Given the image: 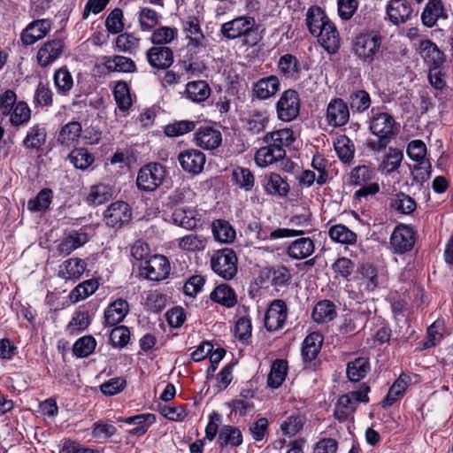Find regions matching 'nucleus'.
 Masks as SVG:
<instances>
[{"label": "nucleus", "mask_w": 453, "mask_h": 453, "mask_svg": "<svg viewBox=\"0 0 453 453\" xmlns=\"http://www.w3.org/2000/svg\"><path fill=\"white\" fill-rule=\"evenodd\" d=\"M328 234L333 241L339 243L354 244L357 242V234L342 224L331 226Z\"/></svg>", "instance_id": "nucleus-47"}, {"label": "nucleus", "mask_w": 453, "mask_h": 453, "mask_svg": "<svg viewBox=\"0 0 453 453\" xmlns=\"http://www.w3.org/2000/svg\"><path fill=\"white\" fill-rule=\"evenodd\" d=\"M181 31L188 40L187 50L190 54H198L206 48V38L201 27V20L194 15L180 19Z\"/></svg>", "instance_id": "nucleus-3"}, {"label": "nucleus", "mask_w": 453, "mask_h": 453, "mask_svg": "<svg viewBox=\"0 0 453 453\" xmlns=\"http://www.w3.org/2000/svg\"><path fill=\"white\" fill-rule=\"evenodd\" d=\"M211 299L227 308L234 307L237 303V296L233 288L226 284H220L211 293Z\"/></svg>", "instance_id": "nucleus-38"}, {"label": "nucleus", "mask_w": 453, "mask_h": 453, "mask_svg": "<svg viewBox=\"0 0 453 453\" xmlns=\"http://www.w3.org/2000/svg\"><path fill=\"white\" fill-rule=\"evenodd\" d=\"M212 271L224 280H232L237 273V257L229 248L219 250L211 257Z\"/></svg>", "instance_id": "nucleus-4"}, {"label": "nucleus", "mask_w": 453, "mask_h": 453, "mask_svg": "<svg viewBox=\"0 0 453 453\" xmlns=\"http://www.w3.org/2000/svg\"><path fill=\"white\" fill-rule=\"evenodd\" d=\"M47 132L46 128L39 124H36L29 128L27 134L23 140V145L27 149H33L39 150L46 142Z\"/></svg>", "instance_id": "nucleus-35"}, {"label": "nucleus", "mask_w": 453, "mask_h": 453, "mask_svg": "<svg viewBox=\"0 0 453 453\" xmlns=\"http://www.w3.org/2000/svg\"><path fill=\"white\" fill-rule=\"evenodd\" d=\"M98 286V281L95 279L85 280L71 291L70 298L74 303L83 300L96 292Z\"/></svg>", "instance_id": "nucleus-51"}, {"label": "nucleus", "mask_w": 453, "mask_h": 453, "mask_svg": "<svg viewBox=\"0 0 453 453\" xmlns=\"http://www.w3.org/2000/svg\"><path fill=\"white\" fill-rule=\"evenodd\" d=\"M166 176V169L158 163H149L137 174L136 185L140 190L151 192L158 188Z\"/></svg>", "instance_id": "nucleus-5"}, {"label": "nucleus", "mask_w": 453, "mask_h": 453, "mask_svg": "<svg viewBox=\"0 0 453 453\" xmlns=\"http://www.w3.org/2000/svg\"><path fill=\"white\" fill-rule=\"evenodd\" d=\"M382 36L379 32L369 31L358 35L353 41L352 52L361 61L371 64L380 51Z\"/></svg>", "instance_id": "nucleus-2"}, {"label": "nucleus", "mask_w": 453, "mask_h": 453, "mask_svg": "<svg viewBox=\"0 0 453 453\" xmlns=\"http://www.w3.org/2000/svg\"><path fill=\"white\" fill-rule=\"evenodd\" d=\"M219 447H238L242 443V434L239 428L232 426H223L219 433L217 441Z\"/></svg>", "instance_id": "nucleus-36"}, {"label": "nucleus", "mask_w": 453, "mask_h": 453, "mask_svg": "<svg viewBox=\"0 0 453 453\" xmlns=\"http://www.w3.org/2000/svg\"><path fill=\"white\" fill-rule=\"evenodd\" d=\"M268 123V116L265 112L257 111L251 114L246 122V129L252 134L263 132Z\"/></svg>", "instance_id": "nucleus-60"}, {"label": "nucleus", "mask_w": 453, "mask_h": 453, "mask_svg": "<svg viewBox=\"0 0 453 453\" xmlns=\"http://www.w3.org/2000/svg\"><path fill=\"white\" fill-rule=\"evenodd\" d=\"M315 250L314 242L309 237H302L292 242L287 249V254L293 259L302 260L310 257Z\"/></svg>", "instance_id": "nucleus-24"}, {"label": "nucleus", "mask_w": 453, "mask_h": 453, "mask_svg": "<svg viewBox=\"0 0 453 453\" xmlns=\"http://www.w3.org/2000/svg\"><path fill=\"white\" fill-rule=\"evenodd\" d=\"M121 421L127 424L137 425V427L131 430V434L142 435L147 432L149 426L156 421V417L154 414L151 413H142L127 417L126 418L121 419Z\"/></svg>", "instance_id": "nucleus-45"}, {"label": "nucleus", "mask_w": 453, "mask_h": 453, "mask_svg": "<svg viewBox=\"0 0 453 453\" xmlns=\"http://www.w3.org/2000/svg\"><path fill=\"white\" fill-rule=\"evenodd\" d=\"M104 217L107 226L119 228L131 220L132 212L128 203L123 201H117L107 208Z\"/></svg>", "instance_id": "nucleus-11"}, {"label": "nucleus", "mask_w": 453, "mask_h": 453, "mask_svg": "<svg viewBox=\"0 0 453 453\" xmlns=\"http://www.w3.org/2000/svg\"><path fill=\"white\" fill-rule=\"evenodd\" d=\"M81 132V124L78 121H71L61 127L57 141L62 146L71 147L79 141Z\"/></svg>", "instance_id": "nucleus-27"}, {"label": "nucleus", "mask_w": 453, "mask_h": 453, "mask_svg": "<svg viewBox=\"0 0 453 453\" xmlns=\"http://www.w3.org/2000/svg\"><path fill=\"white\" fill-rule=\"evenodd\" d=\"M170 263L162 255H155L140 265L141 274L150 280L159 281L166 279L170 273Z\"/></svg>", "instance_id": "nucleus-7"}, {"label": "nucleus", "mask_w": 453, "mask_h": 453, "mask_svg": "<svg viewBox=\"0 0 453 453\" xmlns=\"http://www.w3.org/2000/svg\"><path fill=\"white\" fill-rule=\"evenodd\" d=\"M185 94L189 100L202 103L210 96L211 88L205 81H193L186 85Z\"/></svg>", "instance_id": "nucleus-31"}, {"label": "nucleus", "mask_w": 453, "mask_h": 453, "mask_svg": "<svg viewBox=\"0 0 453 453\" xmlns=\"http://www.w3.org/2000/svg\"><path fill=\"white\" fill-rule=\"evenodd\" d=\"M207 239L197 234H189L178 240V246L187 252H198L206 248Z\"/></svg>", "instance_id": "nucleus-41"}, {"label": "nucleus", "mask_w": 453, "mask_h": 453, "mask_svg": "<svg viewBox=\"0 0 453 453\" xmlns=\"http://www.w3.org/2000/svg\"><path fill=\"white\" fill-rule=\"evenodd\" d=\"M96 342L91 335H86L78 339L73 347V354L78 357H88L95 350Z\"/></svg>", "instance_id": "nucleus-54"}, {"label": "nucleus", "mask_w": 453, "mask_h": 453, "mask_svg": "<svg viewBox=\"0 0 453 453\" xmlns=\"http://www.w3.org/2000/svg\"><path fill=\"white\" fill-rule=\"evenodd\" d=\"M300 98L294 89L285 90L276 104L278 118L283 121L295 119L300 112Z\"/></svg>", "instance_id": "nucleus-8"}, {"label": "nucleus", "mask_w": 453, "mask_h": 453, "mask_svg": "<svg viewBox=\"0 0 453 453\" xmlns=\"http://www.w3.org/2000/svg\"><path fill=\"white\" fill-rule=\"evenodd\" d=\"M403 159V154L402 150L390 148L380 166L383 171L389 174L399 168Z\"/></svg>", "instance_id": "nucleus-59"}, {"label": "nucleus", "mask_w": 453, "mask_h": 453, "mask_svg": "<svg viewBox=\"0 0 453 453\" xmlns=\"http://www.w3.org/2000/svg\"><path fill=\"white\" fill-rule=\"evenodd\" d=\"M349 105L353 111L363 112L371 105V98L365 90H357L349 96Z\"/></svg>", "instance_id": "nucleus-62"}, {"label": "nucleus", "mask_w": 453, "mask_h": 453, "mask_svg": "<svg viewBox=\"0 0 453 453\" xmlns=\"http://www.w3.org/2000/svg\"><path fill=\"white\" fill-rule=\"evenodd\" d=\"M372 113L370 130L377 139H368L365 145L372 152H381L395 134L394 131L395 121L388 112H374L372 110Z\"/></svg>", "instance_id": "nucleus-1"}, {"label": "nucleus", "mask_w": 453, "mask_h": 453, "mask_svg": "<svg viewBox=\"0 0 453 453\" xmlns=\"http://www.w3.org/2000/svg\"><path fill=\"white\" fill-rule=\"evenodd\" d=\"M369 386L363 384L359 390L342 395L337 401L334 409V416L339 421H344L352 414L358 403H368Z\"/></svg>", "instance_id": "nucleus-6"}, {"label": "nucleus", "mask_w": 453, "mask_h": 453, "mask_svg": "<svg viewBox=\"0 0 453 453\" xmlns=\"http://www.w3.org/2000/svg\"><path fill=\"white\" fill-rule=\"evenodd\" d=\"M10 122L14 127L27 124L31 118V110L24 101L16 103L11 111Z\"/></svg>", "instance_id": "nucleus-48"}, {"label": "nucleus", "mask_w": 453, "mask_h": 453, "mask_svg": "<svg viewBox=\"0 0 453 453\" xmlns=\"http://www.w3.org/2000/svg\"><path fill=\"white\" fill-rule=\"evenodd\" d=\"M177 35V28L161 27L153 32L151 41L156 46H164L165 44H168L175 40Z\"/></svg>", "instance_id": "nucleus-58"}, {"label": "nucleus", "mask_w": 453, "mask_h": 453, "mask_svg": "<svg viewBox=\"0 0 453 453\" xmlns=\"http://www.w3.org/2000/svg\"><path fill=\"white\" fill-rule=\"evenodd\" d=\"M446 18L447 14L441 0H428L421 14L423 25L432 27L440 19Z\"/></svg>", "instance_id": "nucleus-23"}, {"label": "nucleus", "mask_w": 453, "mask_h": 453, "mask_svg": "<svg viewBox=\"0 0 453 453\" xmlns=\"http://www.w3.org/2000/svg\"><path fill=\"white\" fill-rule=\"evenodd\" d=\"M319 42L328 53H335L340 48L339 33L333 22L328 23L320 28L317 35Z\"/></svg>", "instance_id": "nucleus-20"}, {"label": "nucleus", "mask_w": 453, "mask_h": 453, "mask_svg": "<svg viewBox=\"0 0 453 453\" xmlns=\"http://www.w3.org/2000/svg\"><path fill=\"white\" fill-rule=\"evenodd\" d=\"M326 119L329 125L342 127L349 119V110L347 104L341 98L330 101L326 109Z\"/></svg>", "instance_id": "nucleus-16"}, {"label": "nucleus", "mask_w": 453, "mask_h": 453, "mask_svg": "<svg viewBox=\"0 0 453 453\" xmlns=\"http://www.w3.org/2000/svg\"><path fill=\"white\" fill-rule=\"evenodd\" d=\"M196 143L204 150H214L222 142L221 132L209 126L200 127L195 134Z\"/></svg>", "instance_id": "nucleus-17"}, {"label": "nucleus", "mask_w": 453, "mask_h": 453, "mask_svg": "<svg viewBox=\"0 0 453 453\" xmlns=\"http://www.w3.org/2000/svg\"><path fill=\"white\" fill-rule=\"evenodd\" d=\"M52 199V191L49 188L41 190L35 198L27 202V209L30 211H46Z\"/></svg>", "instance_id": "nucleus-52"}, {"label": "nucleus", "mask_w": 453, "mask_h": 453, "mask_svg": "<svg viewBox=\"0 0 453 453\" xmlns=\"http://www.w3.org/2000/svg\"><path fill=\"white\" fill-rule=\"evenodd\" d=\"M390 207L402 214H411L416 209V202L404 193L396 194L390 202Z\"/></svg>", "instance_id": "nucleus-49"}, {"label": "nucleus", "mask_w": 453, "mask_h": 453, "mask_svg": "<svg viewBox=\"0 0 453 453\" xmlns=\"http://www.w3.org/2000/svg\"><path fill=\"white\" fill-rule=\"evenodd\" d=\"M233 180L235 184L246 191L250 190L254 186V175L252 173L243 167H237L233 172Z\"/></svg>", "instance_id": "nucleus-63"}, {"label": "nucleus", "mask_w": 453, "mask_h": 453, "mask_svg": "<svg viewBox=\"0 0 453 453\" xmlns=\"http://www.w3.org/2000/svg\"><path fill=\"white\" fill-rule=\"evenodd\" d=\"M334 150L341 160L349 162L353 158L354 148L351 141L346 136H342L334 143Z\"/></svg>", "instance_id": "nucleus-64"}, {"label": "nucleus", "mask_w": 453, "mask_h": 453, "mask_svg": "<svg viewBox=\"0 0 453 453\" xmlns=\"http://www.w3.org/2000/svg\"><path fill=\"white\" fill-rule=\"evenodd\" d=\"M104 67L109 72L134 73L136 70L135 63L124 56L104 57Z\"/></svg>", "instance_id": "nucleus-32"}, {"label": "nucleus", "mask_w": 453, "mask_h": 453, "mask_svg": "<svg viewBox=\"0 0 453 453\" xmlns=\"http://www.w3.org/2000/svg\"><path fill=\"white\" fill-rule=\"evenodd\" d=\"M267 277L271 280V284L275 288L286 287L291 280L290 271L285 266H278L271 268L268 271Z\"/></svg>", "instance_id": "nucleus-55"}, {"label": "nucleus", "mask_w": 453, "mask_h": 453, "mask_svg": "<svg viewBox=\"0 0 453 453\" xmlns=\"http://www.w3.org/2000/svg\"><path fill=\"white\" fill-rule=\"evenodd\" d=\"M196 128V122L189 120L175 121L165 127V134L169 137H176L189 133Z\"/></svg>", "instance_id": "nucleus-61"}, {"label": "nucleus", "mask_w": 453, "mask_h": 453, "mask_svg": "<svg viewBox=\"0 0 453 453\" xmlns=\"http://www.w3.org/2000/svg\"><path fill=\"white\" fill-rule=\"evenodd\" d=\"M419 49L423 53V57L434 65V68L439 67L444 62V53L439 50L437 45L430 40L420 42Z\"/></svg>", "instance_id": "nucleus-40"}, {"label": "nucleus", "mask_w": 453, "mask_h": 453, "mask_svg": "<svg viewBox=\"0 0 453 453\" xmlns=\"http://www.w3.org/2000/svg\"><path fill=\"white\" fill-rule=\"evenodd\" d=\"M370 370V363L365 357H358L349 362L347 365V376L349 380L357 382L361 380Z\"/></svg>", "instance_id": "nucleus-44"}, {"label": "nucleus", "mask_w": 453, "mask_h": 453, "mask_svg": "<svg viewBox=\"0 0 453 453\" xmlns=\"http://www.w3.org/2000/svg\"><path fill=\"white\" fill-rule=\"evenodd\" d=\"M173 222L188 230L196 227L200 218L196 211L192 209L176 208L172 215Z\"/></svg>", "instance_id": "nucleus-29"}, {"label": "nucleus", "mask_w": 453, "mask_h": 453, "mask_svg": "<svg viewBox=\"0 0 453 453\" xmlns=\"http://www.w3.org/2000/svg\"><path fill=\"white\" fill-rule=\"evenodd\" d=\"M178 161L183 171L192 175H197L203 170L206 157L199 150L190 149L180 152Z\"/></svg>", "instance_id": "nucleus-12"}, {"label": "nucleus", "mask_w": 453, "mask_h": 453, "mask_svg": "<svg viewBox=\"0 0 453 453\" xmlns=\"http://www.w3.org/2000/svg\"><path fill=\"white\" fill-rule=\"evenodd\" d=\"M65 43L60 39L44 42L37 51L36 59L41 67H47L54 63L63 53Z\"/></svg>", "instance_id": "nucleus-13"}, {"label": "nucleus", "mask_w": 453, "mask_h": 453, "mask_svg": "<svg viewBox=\"0 0 453 453\" xmlns=\"http://www.w3.org/2000/svg\"><path fill=\"white\" fill-rule=\"evenodd\" d=\"M88 241V234L82 230H73L59 242L57 251L60 256L66 257Z\"/></svg>", "instance_id": "nucleus-18"}, {"label": "nucleus", "mask_w": 453, "mask_h": 453, "mask_svg": "<svg viewBox=\"0 0 453 453\" xmlns=\"http://www.w3.org/2000/svg\"><path fill=\"white\" fill-rule=\"evenodd\" d=\"M390 244L395 253L403 254L411 250L414 245V232L407 226H396L391 234Z\"/></svg>", "instance_id": "nucleus-14"}, {"label": "nucleus", "mask_w": 453, "mask_h": 453, "mask_svg": "<svg viewBox=\"0 0 453 453\" xmlns=\"http://www.w3.org/2000/svg\"><path fill=\"white\" fill-rule=\"evenodd\" d=\"M85 270V261L81 258H70L59 266L58 276L66 280H77Z\"/></svg>", "instance_id": "nucleus-25"}, {"label": "nucleus", "mask_w": 453, "mask_h": 453, "mask_svg": "<svg viewBox=\"0 0 453 453\" xmlns=\"http://www.w3.org/2000/svg\"><path fill=\"white\" fill-rule=\"evenodd\" d=\"M293 141V131L288 128L268 133L264 137V142L272 146L273 149L274 147L284 149V147L289 146Z\"/></svg>", "instance_id": "nucleus-39"}, {"label": "nucleus", "mask_w": 453, "mask_h": 453, "mask_svg": "<svg viewBox=\"0 0 453 453\" xmlns=\"http://www.w3.org/2000/svg\"><path fill=\"white\" fill-rule=\"evenodd\" d=\"M288 371V363L282 359H276L271 367L267 377V385L272 388H278L285 380Z\"/></svg>", "instance_id": "nucleus-43"}, {"label": "nucleus", "mask_w": 453, "mask_h": 453, "mask_svg": "<svg viewBox=\"0 0 453 453\" xmlns=\"http://www.w3.org/2000/svg\"><path fill=\"white\" fill-rule=\"evenodd\" d=\"M323 336L319 333L313 332L308 334L303 342L302 357L304 362L313 361L321 349Z\"/></svg>", "instance_id": "nucleus-28"}, {"label": "nucleus", "mask_w": 453, "mask_h": 453, "mask_svg": "<svg viewBox=\"0 0 453 453\" xmlns=\"http://www.w3.org/2000/svg\"><path fill=\"white\" fill-rule=\"evenodd\" d=\"M285 156V149H280L276 147L273 149L272 146L267 144L257 151L255 155V161L258 166L266 167L275 162L283 159Z\"/></svg>", "instance_id": "nucleus-26"}, {"label": "nucleus", "mask_w": 453, "mask_h": 453, "mask_svg": "<svg viewBox=\"0 0 453 453\" xmlns=\"http://www.w3.org/2000/svg\"><path fill=\"white\" fill-rule=\"evenodd\" d=\"M51 21L48 19H37L30 24L21 33L24 45H32L45 37L51 29Z\"/></svg>", "instance_id": "nucleus-15"}, {"label": "nucleus", "mask_w": 453, "mask_h": 453, "mask_svg": "<svg viewBox=\"0 0 453 453\" xmlns=\"http://www.w3.org/2000/svg\"><path fill=\"white\" fill-rule=\"evenodd\" d=\"M412 12L411 5L406 0H391L387 8L389 19L395 25L405 23Z\"/></svg>", "instance_id": "nucleus-22"}, {"label": "nucleus", "mask_w": 453, "mask_h": 453, "mask_svg": "<svg viewBox=\"0 0 453 453\" xmlns=\"http://www.w3.org/2000/svg\"><path fill=\"white\" fill-rule=\"evenodd\" d=\"M69 159L78 169L85 170L94 162V157L87 149H74L69 154Z\"/></svg>", "instance_id": "nucleus-53"}, {"label": "nucleus", "mask_w": 453, "mask_h": 453, "mask_svg": "<svg viewBox=\"0 0 453 453\" xmlns=\"http://www.w3.org/2000/svg\"><path fill=\"white\" fill-rule=\"evenodd\" d=\"M129 312V304L124 299H117L108 305L104 311V324L114 326L122 322Z\"/></svg>", "instance_id": "nucleus-21"}, {"label": "nucleus", "mask_w": 453, "mask_h": 453, "mask_svg": "<svg viewBox=\"0 0 453 453\" xmlns=\"http://www.w3.org/2000/svg\"><path fill=\"white\" fill-rule=\"evenodd\" d=\"M214 238L222 243H231L234 241L236 234L230 223L225 219H217L211 225Z\"/></svg>", "instance_id": "nucleus-34"}, {"label": "nucleus", "mask_w": 453, "mask_h": 453, "mask_svg": "<svg viewBox=\"0 0 453 453\" xmlns=\"http://www.w3.org/2000/svg\"><path fill=\"white\" fill-rule=\"evenodd\" d=\"M288 318V307L281 299L273 300L265 316V326L267 331L274 332L281 329Z\"/></svg>", "instance_id": "nucleus-10"}, {"label": "nucleus", "mask_w": 453, "mask_h": 453, "mask_svg": "<svg viewBox=\"0 0 453 453\" xmlns=\"http://www.w3.org/2000/svg\"><path fill=\"white\" fill-rule=\"evenodd\" d=\"M54 83L60 94H66L73 86L72 74L65 67H61L54 73Z\"/></svg>", "instance_id": "nucleus-57"}, {"label": "nucleus", "mask_w": 453, "mask_h": 453, "mask_svg": "<svg viewBox=\"0 0 453 453\" xmlns=\"http://www.w3.org/2000/svg\"><path fill=\"white\" fill-rule=\"evenodd\" d=\"M280 88L279 79L274 76H269L260 79L254 86V93L259 99H266L273 96Z\"/></svg>", "instance_id": "nucleus-37"}, {"label": "nucleus", "mask_w": 453, "mask_h": 453, "mask_svg": "<svg viewBox=\"0 0 453 453\" xmlns=\"http://www.w3.org/2000/svg\"><path fill=\"white\" fill-rule=\"evenodd\" d=\"M112 194V189L108 185H94L87 196V202L94 206L101 205L111 199Z\"/></svg>", "instance_id": "nucleus-46"}, {"label": "nucleus", "mask_w": 453, "mask_h": 453, "mask_svg": "<svg viewBox=\"0 0 453 453\" xmlns=\"http://www.w3.org/2000/svg\"><path fill=\"white\" fill-rule=\"evenodd\" d=\"M256 25L255 19L249 16H240L222 24L220 34L228 40H234L249 35Z\"/></svg>", "instance_id": "nucleus-9"}, {"label": "nucleus", "mask_w": 453, "mask_h": 453, "mask_svg": "<svg viewBox=\"0 0 453 453\" xmlns=\"http://www.w3.org/2000/svg\"><path fill=\"white\" fill-rule=\"evenodd\" d=\"M115 101L121 111L127 110L132 105L129 88L125 81H119L113 89Z\"/></svg>", "instance_id": "nucleus-56"}, {"label": "nucleus", "mask_w": 453, "mask_h": 453, "mask_svg": "<svg viewBox=\"0 0 453 453\" xmlns=\"http://www.w3.org/2000/svg\"><path fill=\"white\" fill-rule=\"evenodd\" d=\"M280 73L287 78L297 81L301 74V64L298 58L292 54L281 56L278 62Z\"/></svg>", "instance_id": "nucleus-30"}, {"label": "nucleus", "mask_w": 453, "mask_h": 453, "mask_svg": "<svg viewBox=\"0 0 453 453\" xmlns=\"http://www.w3.org/2000/svg\"><path fill=\"white\" fill-rule=\"evenodd\" d=\"M329 20L330 19L322 9L318 6L309 8L306 13V25L313 36H316L320 28H322L326 23H328Z\"/></svg>", "instance_id": "nucleus-33"}, {"label": "nucleus", "mask_w": 453, "mask_h": 453, "mask_svg": "<svg viewBox=\"0 0 453 453\" xmlns=\"http://www.w3.org/2000/svg\"><path fill=\"white\" fill-rule=\"evenodd\" d=\"M146 57L150 65L157 69H167L173 63V53L165 46H154L148 50Z\"/></svg>", "instance_id": "nucleus-19"}, {"label": "nucleus", "mask_w": 453, "mask_h": 453, "mask_svg": "<svg viewBox=\"0 0 453 453\" xmlns=\"http://www.w3.org/2000/svg\"><path fill=\"white\" fill-rule=\"evenodd\" d=\"M265 190L271 195L285 196L289 191V185L280 175L272 173L267 179Z\"/></svg>", "instance_id": "nucleus-50"}, {"label": "nucleus", "mask_w": 453, "mask_h": 453, "mask_svg": "<svg viewBox=\"0 0 453 453\" xmlns=\"http://www.w3.org/2000/svg\"><path fill=\"white\" fill-rule=\"evenodd\" d=\"M336 316L335 305L329 300L319 302L312 311V319L318 323L331 321Z\"/></svg>", "instance_id": "nucleus-42"}]
</instances>
